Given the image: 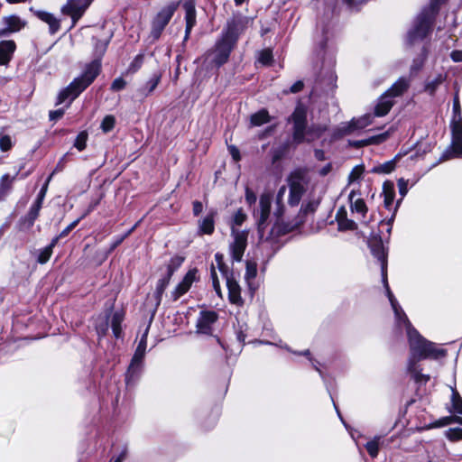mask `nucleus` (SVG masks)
<instances>
[{
  "label": "nucleus",
  "instance_id": "obj_11",
  "mask_svg": "<svg viewBox=\"0 0 462 462\" xmlns=\"http://www.w3.org/2000/svg\"><path fill=\"white\" fill-rule=\"evenodd\" d=\"M451 144L440 157V161H447L452 158H462V125L450 126Z\"/></svg>",
  "mask_w": 462,
  "mask_h": 462
},
{
  "label": "nucleus",
  "instance_id": "obj_3",
  "mask_svg": "<svg viewBox=\"0 0 462 462\" xmlns=\"http://www.w3.org/2000/svg\"><path fill=\"white\" fill-rule=\"evenodd\" d=\"M236 45L221 36L213 49L208 51L203 59V64L208 68H219L228 61L230 53Z\"/></svg>",
  "mask_w": 462,
  "mask_h": 462
},
{
  "label": "nucleus",
  "instance_id": "obj_8",
  "mask_svg": "<svg viewBox=\"0 0 462 462\" xmlns=\"http://www.w3.org/2000/svg\"><path fill=\"white\" fill-rule=\"evenodd\" d=\"M176 9V4H170L162 8L153 17L151 23L150 35L148 37L151 42H154L161 37L164 28L170 23Z\"/></svg>",
  "mask_w": 462,
  "mask_h": 462
},
{
  "label": "nucleus",
  "instance_id": "obj_10",
  "mask_svg": "<svg viewBox=\"0 0 462 462\" xmlns=\"http://www.w3.org/2000/svg\"><path fill=\"white\" fill-rule=\"evenodd\" d=\"M231 236L233 237L229 245L231 257L233 261L240 262L247 246L248 231L232 226Z\"/></svg>",
  "mask_w": 462,
  "mask_h": 462
},
{
  "label": "nucleus",
  "instance_id": "obj_62",
  "mask_svg": "<svg viewBox=\"0 0 462 462\" xmlns=\"http://www.w3.org/2000/svg\"><path fill=\"white\" fill-rule=\"evenodd\" d=\"M223 258L224 257H223L222 254L217 253L215 254V259H216V262L217 263L219 271L223 273L224 276H226L227 275V270H226V267L225 263H223Z\"/></svg>",
  "mask_w": 462,
  "mask_h": 462
},
{
  "label": "nucleus",
  "instance_id": "obj_52",
  "mask_svg": "<svg viewBox=\"0 0 462 462\" xmlns=\"http://www.w3.org/2000/svg\"><path fill=\"white\" fill-rule=\"evenodd\" d=\"M87 140H88V134L86 132H80L75 140L74 146L79 151H83L86 148Z\"/></svg>",
  "mask_w": 462,
  "mask_h": 462
},
{
  "label": "nucleus",
  "instance_id": "obj_53",
  "mask_svg": "<svg viewBox=\"0 0 462 462\" xmlns=\"http://www.w3.org/2000/svg\"><path fill=\"white\" fill-rule=\"evenodd\" d=\"M364 170L365 169H364L363 165H356V167H354L348 176L349 183L358 180L361 178V176L363 175Z\"/></svg>",
  "mask_w": 462,
  "mask_h": 462
},
{
  "label": "nucleus",
  "instance_id": "obj_6",
  "mask_svg": "<svg viewBox=\"0 0 462 462\" xmlns=\"http://www.w3.org/2000/svg\"><path fill=\"white\" fill-rule=\"evenodd\" d=\"M286 190H287V186L282 185V187H280V189H278V192L276 194L275 209L273 211V217H275V222L273 223V231H272L273 233V236H276L287 234V233L292 231L296 227V225L285 224L283 222V217H284V212H285L283 199H284Z\"/></svg>",
  "mask_w": 462,
  "mask_h": 462
},
{
  "label": "nucleus",
  "instance_id": "obj_32",
  "mask_svg": "<svg viewBox=\"0 0 462 462\" xmlns=\"http://www.w3.org/2000/svg\"><path fill=\"white\" fill-rule=\"evenodd\" d=\"M16 179V175L11 177L9 174H5L0 180V201L4 200L10 193L13 183Z\"/></svg>",
  "mask_w": 462,
  "mask_h": 462
},
{
  "label": "nucleus",
  "instance_id": "obj_47",
  "mask_svg": "<svg viewBox=\"0 0 462 462\" xmlns=\"http://www.w3.org/2000/svg\"><path fill=\"white\" fill-rule=\"evenodd\" d=\"M451 402H452V411L454 412L462 414V399L459 396L458 393L454 389H452Z\"/></svg>",
  "mask_w": 462,
  "mask_h": 462
},
{
  "label": "nucleus",
  "instance_id": "obj_56",
  "mask_svg": "<svg viewBox=\"0 0 462 462\" xmlns=\"http://www.w3.org/2000/svg\"><path fill=\"white\" fill-rule=\"evenodd\" d=\"M318 207V202L316 201H309L307 203H303L300 207V213L302 215H307L309 213H312L316 210Z\"/></svg>",
  "mask_w": 462,
  "mask_h": 462
},
{
  "label": "nucleus",
  "instance_id": "obj_35",
  "mask_svg": "<svg viewBox=\"0 0 462 462\" xmlns=\"http://www.w3.org/2000/svg\"><path fill=\"white\" fill-rule=\"evenodd\" d=\"M124 320V315L121 312H115L111 318V328L116 338L121 337L122 328L121 324Z\"/></svg>",
  "mask_w": 462,
  "mask_h": 462
},
{
  "label": "nucleus",
  "instance_id": "obj_22",
  "mask_svg": "<svg viewBox=\"0 0 462 462\" xmlns=\"http://www.w3.org/2000/svg\"><path fill=\"white\" fill-rule=\"evenodd\" d=\"M226 280V286L228 289V298L232 304H236L237 306H241L243 304V299L241 297V289L238 282L229 277L228 275L225 276Z\"/></svg>",
  "mask_w": 462,
  "mask_h": 462
},
{
  "label": "nucleus",
  "instance_id": "obj_33",
  "mask_svg": "<svg viewBox=\"0 0 462 462\" xmlns=\"http://www.w3.org/2000/svg\"><path fill=\"white\" fill-rule=\"evenodd\" d=\"M337 220L339 230H355L357 227L355 221L346 217V211L343 208L337 212Z\"/></svg>",
  "mask_w": 462,
  "mask_h": 462
},
{
  "label": "nucleus",
  "instance_id": "obj_26",
  "mask_svg": "<svg viewBox=\"0 0 462 462\" xmlns=\"http://www.w3.org/2000/svg\"><path fill=\"white\" fill-rule=\"evenodd\" d=\"M32 12L34 13V14L42 22L46 23L49 25L50 32L51 34L56 33L60 30V20L57 19L52 14L48 13L46 11H41V10H33L32 8L30 9Z\"/></svg>",
  "mask_w": 462,
  "mask_h": 462
},
{
  "label": "nucleus",
  "instance_id": "obj_13",
  "mask_svg": "<svg viewBox=\"0 0 462 462\" xmlns=\"http://www.w3.org/2000/svg\"><path fill=\"white\" fill-rule=\"evenodd\" d=\"M93 0H67L66 5L61 7V13L72 19V26H75L79 18Z\"/></svg>",
  "mask_w": 462,
  "mask_h": 462
},
{
  "label": "nucleus",
  "instance_id": "obj_25",
  "mask_svg": "<svg viewBox=\"0 0 462 462\" xmlns=\"http://www.w3.org/2000/svg\"><path fill=\"white\" fill-rule=\"evenodd\" d=\"M32 12L34 13V14L42 22L46 23L49 25L50 32L51 34L56 33L60 30V20L57 19L52 14L48 13L46 11H41V10H33L32 8L30 9Z\"/></svg>",
  "mask_w": 462,
  "mask_h": 462
},
{
  "label": "nucleus",
  "instance_id": "obj_29",
  "mask_svg": "<svg viewBox=\"0 0 462 462\" xmlns=\"http://www.w3.org/2000/svg\"><path fill=\"white\" fill-rule=\"evenodd\" d=\"M394 101L385 92L378 98L374 106L375 116H384L393 107Z\"/></svg>",
  "mask_w": 462,
  "mask_h": 462
},
{
  "label": "nucleus",
  "instance_id": "obj_49",
  "mask_svg": "<svg viewBox=\"0 0 462 462\" xmlns=\"http://www.w3.org/2000/svg\"><path fill=\"white\" fill-rule=\"evenodd\" d=\"M398 188L402 198L396 202V205L394 206V212L397 211V208H399L402 199L405 197V195L408 192V181L405 180L404 179H400L398 180Z\"/></svg>",
  "mask_w": 462,
  "mask_h": 462
},
{
  "label": "nucleus",
  "instance_id": "obj_39",
  "mask_svg": "<svg viewBox=\"0 0 462 462\" xmlns=\"http://www.w3.org/2000/svg\"><path fill=\"white\" fill-rule=\"evenodd\" d=\"M58 241V238H54L52 240V242L46 247H44L43 249H42L40 252H39V255H38V263L43 264V263H46L51 254H52V252H53V247L55 246L56 243Z\"/></svg>",
  "mask_w": 462,
  "mask_h": 462
},
{
  "label": "nucleus",
  "instance_id": "obj_63",
  "mask_svg": "<svg viewBox=\"0 0 462 462\" xmlns=\"http://www.w3.org/2000/svg\"><path fill=\"white\" fill-rule=\"evenodd\" d=\"M245 201L249 206L256 202L255 193L248 187L245 188Z\"/></svg>",
  "mask_w": 462,
  "mask_h": 462
},
{
  "label": "nucleus",
  "instance_id": "obj_30",
  "mask_svg": "<svg viewBox=\"0 0 462 462\" xmlns=\"http://www.w3.org/2000/svg\"><path fill=\"white\" fill-rule=\"evenodd\" d=\"M216 215L217 212L215 210H211L199 222V230L200 234L211 235L214 232Z\"/></svg>",
  "mask_w": 462,
  "mask_h": 462
},
{
  "label": "nucleus",
  "instance_id": "obj_12",
  "mask_svg": "<svg viewBox=\"0 0 462 462\" xmlns=\"http://www.w3.org/2000/svg\"><path fill=\"white\" fill-rule=\"evenodd\" d=\"M369 245L372 251V254L374 257L377 258V260L380 262L381 264V270H382V279L383 285L386 290V294L388 295V291H391L388 282H387V262H386V252L385 248L383 245L382 239L373 238L369 242Z\"/></svg>",
  "mask_w": 462,
  "mask_h": 462
},
{
  "label": "nucleus",
  "instance_id": "obj_18",
  "mask_svg": "<svg viewBox=\"0 0 462 462\" xmlns=\"http://www.w3.org/2000/svg\"><path fill=\"white\" fill-rule=\"evenodd\" d=\"M217 314L212 310L201 311L197 321V329L201 334H210L212 325L217 321Z\"/></svg>",
  "mask_w": 462,
  "mask_h": 462
},
{
  "label": "nucleus",
  "instance_id": "obj_31",
  "mask_svg": "<svg viewBox=\"0 0 462 462\" xmlns=\"http://www.w3.org/2000/svg\"><path fill=\"white\" fill-rule=\"evenodd\" d=\"M143 371V363L134 362L131 360L128 369L125 374L126 384H134L141 375Z\"/></svg>",
  "mask_w": 462,
  "mask_h": 462
},
{
  "label": "nucleus",
  "instance_id": "obj_59",
  "mask_svg": "<svg viewBox=\"0 0 462 462\" xmlns=\"http://www.w3.org/2000/svg\"><path fill=\"white\" fill-rule=\"evenodd\" d=\"M210 276H211V280H212V285H213V288H214L216 293L219 297H221L220 284H219V281H218V278H217V272H216L214 266H212V268H211Z\"/></svg>",
  "mask_w": 462,
  "mask_h": 462
},
{
  "label": "nucleus",
  "instance_id": "obj_1",
  "mask_svg": "<svg viewBox=\"0 0 462 462\" xmlns=\"http://www.w3.org/2000/svg\"><path fill=\"white\" fill-rule=\"evenodd\" d=\"M388 299L394 312L396 325L406 329L409 346V361L418 363L421 359H438L446 356V350L439 348L435 343L425 339L411 324L405 312L399 305L392 291H388Z\"/></svg>",
  "mask_w": 462,
  "mask_h": 462
},
{
  "label": "nucleus",
  "instance_id": "obj_41",
  "mask_svg": "<svg viewBox=\"0 0 462 462\" xmlns=\"http://www.w3.org/2000/svg\"><path fill=\"white\" fill-rule=\"evenodd\" d=\"M462 125L461 107L458 97L456 96L453 100V117L450 126Z\"/></svg>",
  "mask_w": 462,
  "mask_h": 462
},
{
  "label": "nucleus",
  "instance_id": "obj_28",
  "mask_svg": "<svg viewBox=\"0 0 462 462\" xmlns=\"http://www.w3.org/2000/svg\"><path fill=\"white\" fill-rule=\"evenodd\" d=\"M183 7L186 20L185 40H187L192 28L196 24V9L195 5L191 1L184 3Z\"/></svg>",
  "mask_w": 462,
  "mask_h": 462
},
{
  "label": "nucleus",
  "instance_id": "obj_42",
  "mask_svg": "<svg viewBox=\"0 0 462 462\" xmlns=\"http://www.w3.org/2000/svg\"><path fill=\"white\" fill-rule=\"evenodd\" d=\"M445 80V76L442 74L437 75L434 79L427 81L425 85V91L430 95H433L437 88L443 83Z\"/></svg>",
  "mask_w": 462,
  "mask_h": 462
},
{
  "label": "nucleus",
  "instance_id": "obj_17",
  "mask_svg": "<svg viewBox=\"0 0 462 462\" xmlns=\"http://www.w3.org/2000/svg\"><path fill=\"white\" fill-rule=\"evenodd\" d=\"M2 20L5 27L0 29V38L21 31L25 25V22L14 14L5 16Z\"/></svg>",
  "mask_w": 462,
  "mask_h": 462
},
{
  "label": "nucleus",
  "instance_id": "obj_9",
  "mask_svg": "<svg viewBox=\"0 0 462 462\" xmlns=\"http://www.w3.org/2000/svg\"><path fill=\"white\" fill-rule=\"evenodd\" d=\"M293 122V141L296 143H301L304 141L310 142L312 138L306 135L310 133L307 131V107L299 104L291 115Z\"/></svg>",
  "mask_w": 462,
  "mask_h": 462
},
{
  "label": "nucleus",
  "instance_id": "obj_38",
  "mask_svg": "<svg viewBox=\"0 0 462 462\" xmlns=\"http://www.w3.org/2000/svg\"><path fill=\"white\" fill-rule=\"evenodd\" d=\"M356 131L353 121L341 124L334 132V138H341Z\"/></svg>",
  "mask_w": 462,
  "mask_h": 462
},
{
  "label": "nucleus",
  "instance_id": "obj_45",
  "mask_svg": "<svg viewBox=\"0 0 462 462\" xmlns=\"http://www.w3.org/2000/svg\"><path fill=\"white\" fill-rule=\"evenodd\" d=\"M352 121L356 130H359L370 125L373 122V116L371 115H365L359 118H354Z\"/></svg>",
  "mask_w": 462,
  "mask_h": 462
},
{
  "label": "nucleus",
  "instance_id": "obj_34",
  "mask_svg": "<svg viewBox=\"0 0 462 462\" xmlns=\"http://www.w3.org/2000/svg\"><path fill=\"white\" fill-rule=\"evenodd\" d=\"M391 130L389 131H386L383 134H377V135H374V136H371L370 138L366 139V140H362V141H358L356 142V145L357 147H361V146H365V145H369V144H378V143H381L383 142H384L385 140H387L391 134Z\"/></svg>",
  "mask_w": 462,
  "mask_h": 462
},
{
  "label": "nucleus",
  "instance_id": "obj_36",
  "mask_svg": "<svg viewBox=\"0 0 462 462\" xmlns=\"http://www.w3.org/2000/svg\"><path fill=\"white\" fill-rule=\"evenodd\" d=\"M408 371L417 383H425L430 380V375L421 374L418 370L417 363H414L413 361H408Z\"/></svg>",
  "mask_w": 462,
  "mask_h": 462
},
{
  "label": "nucleus",
  "instance_id": "obj_20",
  "mask_svg": "<svg viewBox=\"0 0 462 462\" xmlns=\"http://www.w3.org/2000/svg\"><path fill=\"white\" fill-rule=\"evenodd\" d=\"M383 195L384 207L388 210H392L393 208V200H394V198H395L394 184L392 181H384L383 182ZM393 214H395L394 211H393ZM393 217H394V215H393L391 219L385 224L386 226H388L387 232L389 234H390L391 229H392V224L391 223H392V221L393 219Z\"/></svg>",
  "mask_w": 462,
  "mask_h": 462
},
{
  "label": "nucleus",
  "instance_id": "obj_57",
  "mask_svg": "<svg viewBox=\"0 0 462 462\" xmlns=\"http://www.w3.org/2000/svg\"><path fill=\"white\" fill-rule=\"evenodd\" d=\"M97 333L99 337H103L108 330V320L107 319H102L100 322L96 325Z\"/></svg>",
  "mask_w": 462,
  "mask_h": 462
},
{
  "label": "nucleus",
  "instance_id": "obj_61",
  "mask_svg": "<svg viewBox=\"0 0 462 462\" xmlns=\"http://www.w3.org/2000/svg\"><path fill=\"white\" fill-rule=\"evenodd\" d=\"M126 86V81L123 78H116L111 84V89L113 91H120Z\"/></svg>",
  "mask_w": 462,
  "mask_h": 462
},
{
  "label": "nucleus",
  "instance_id": "obj_23",
  "mask_svg": "<svg viewBox=\"0 0 462 462\" xmlns=\"http://www.w3.org/2000/svg\"><path fill=\"white\" fill-rule=\"evenodd\" d=\"M356 194L354 190H352L348 196L350 200V208L353 214L357 215L356 217L358 219H363L365 217L368 208L364 199L359 198L356 199Z\"/></svg>",
  "mask_w": 462,
  "mask_h": 462
},
{
  "label": "nucleus",
  "instance_id": "obj_44",
  "mask_svg": "<svg viewBox=\"0 0 462 462\" xmlns=\"http://www.w3.org/2000/svg\"><path fill=\"white\" fill-rule=\"evenodd\" d=\"M257 275V263L254 261H247L245 263V279L248 283Z\"/></svg>",
  "mask_w": 462,
  "mask_h": 462
},
{
  "label": "nucleus",
  "instance_id": "obj_43",
  "mask_svg": "<svg viewBox=\"0 0 462 462\" xmlns=\"http://www.w3.org/2000/svg\"><path fill=\"white\" fill-rule=\"evenodd\" d=\"M183 262H184V257L180 256V255L173 256L170 260V262L167 265V272H166L165 275L171 278L174 272L182 264Z\"/></svg>",
  "mask_w": 462,
  "mask_h": 462
},
{
  "label": "nucleus",
  "instance_id": "obj_55",
  "mask_svg": "<svg viewBox=\"0 0 462 462\" xmlns=\"http://www.w3.org/2000/svg\"><path fill=\"white\" fill-rule=\"evenodd\" d=\"M258 60H259V62H261L263 65L271 64V62L273 60V52H272V51L269 50V49L263 50L259 53Z\"/></svg>",
  "mask_w": 462,
  "mask_h": 462
},
{
  "label": "nucleus",
  "instance_id": "obj_58",
  "mask_svg": "<svg viewBox=\"0 0 462 462\" xmlns=\"http://www.w3.org/2000/svg\"><path fill=\"white\" fill-rule=\"evenodd\" d=\"M13 147V142L9 135H3L0 137V149L3 152H7Z\"/></svg>",
  "mask_w": 462,
  "mask_h": 462
},
{
  "label": "nucleus",
  "instance_id": "obj_4",
  "mask_svg": "<svg viewBox=\"0 0 462 462\" xmlns=\"http://www.w3.org/2000/svg\"><path fill=\"white\" fill-rule=\"evenodd\" d=\"M287 183L289 187L288 204L291 207H296L307 190L309 179L304 171L296 170L288 176Z\"/></svg>",
  "mask_w": 462,
  "mask_h": 462
},
{
  "label": "nucleus",
  "instance_id": "obj_40",
  "mask_svg": "<svg viewBox=\"0 0 462 462\" xmlns=\"http://www.w3.org/2000/svg\"><path fill=\"white\" fill-rule=\"evenodd\" d=\"M400 157V154H398L395 159L385 162L382 164H379L377 166H374L372 170L374 173H380V174H388L392 172L395 168V160Z\"/></svg>",
  "mask_w": 462,
  "mask_h": 462
},
{
  "label": "nucleus",
  "instance_id": "obj_46",
  "mask_svg": "<svg viewBox=\"0 0 462 462\" xmlns=\"http://www.w3.org/2000/svg\"><path fill=\"white\" fill-rule=\"evenodd\" d=\"M426 56H427V53H426L425 50H423L422 53L420 56H418L416 59L413 60V62L411 65V69H410L411 75L416 74L418 71L420 70V69L422 68V66L424 64Z\"/></svg>",
  "mask_w": 462,
  "mask_h": 462
},
{
  "label": "nucleus",
  "instance_id": "obj_15",
  "mask_svg": "<svg viewBox=\"0 0 462 462\" xmlns=\"http://www.w3.org/2000/svg\"><path fill=\"white\" fill-rule=\"evenodd\" d=\"M198 270L196 268L190 269L184 275L182 280L177 284L174 290L171 292L172 300H177L191 288L192 284L198 281Z\"/></svg>",
  "mask_w": 462,
  "mask_h": 462
},
{
  "label": "nucleus",
  "instance_id": "obj_7",
  "mask_svg": "<svg viewBox=\"0 0 462 462\" xmlns=\"http://www.w3.org/2000/svg\"><path fill=\"white\" fill-rule=\"evenodd\" d=\"M253 23V19L242 14H234L226 22L221 36L236 45L237 40Z\"/></svg>",
  "mask_w": 462,
  "mask_h": 462
},
{
  "label": "nucleus",
  "instance_id": "obj_2",
  "mask_svg": "<svg viewBox=\"0 0 462 462\" xmlns=\"http://www.w3.org/2000/svg\"><path fill=\"white\" fill-rule=\"evenodd\" d=\"M100 62L94 60L87 65L83 74L76 78L58 97L57 104H61L67 99L71 103L84 91L97 77L100 72Z\"/></svg>",
  "mask_w": 462,
  "mask_h": 462
},
{
  "label": "nucleus",
  "instance_id": "obj_19",
  "mask_svg": "<svg viewBox=\"0 0 462 462\" xmlns=\"http://www.w3.org/2000/svg\"><path fill=\"white\" fill-rule=\"evenodd\" d=\"M452 422H457L460 424L459 427L455 428H449L445 431V436L447 439H448L450 441H458L462 439V418L456 417V416H450L446 417L440 420L439 426H446L448 424H450Z\"/></svg>",
  "mask_w": 462,
  "mask_h": 462
},
{
  "label": "nucleus",
  "instance_id": "obj_37",
  "mask_svg": "<svg viewBox=\"0 0 462 462\" xmlns=\"http://www.w3.org/2000/svg\"><path fill=\"white\" fill-rule=\"evenodd\" d=\"M270 122V116L265 109H262L251 116V125L253 126H260Z\"/></svg>",
  "mask_w": 462,
  "mask_h": 462
},
{
  "label": "nucleus",
  "instance_id": "obj_5",
  "mask_svg": "<svg viewBox=\"0 0 462 462\" xmlns=\"http://www.w3.org/2000/svg\"><path fill=\"white\" fill-rule=\"evenodd\" d=\"M438 12H432L429 5L423 9L414 21L412 28L408 32V38L411 42L421 40L430 32L433 19Z\"/></svg>",
  "mask_w": 462,
  "mask_h": 462
},
{
  "label": "nucleus",
  "instance_id": "obj_14",
  "mask_svg": "<svg viewBox=\"0 0 462 462\" xmlns=\"http://www.w3.org/2000/svg\"><path fill=\"white\" fill-rule=\"evenodd\" d=\"M272 196L269 193H263L260 197L259 209L255 213L257 218L258 232L263 238L266 221L270 217Z\"/></svg>",
  "mask_w": 462,
  "mask_h": 462
},
{
  "label": "nucleus",
  "instance_id": "obj_48",
  "mask_svg": "<svg viewBox=\"0 0 462 462\" xmlns=\"http://www.w3.org/2000/svg\"><path fill=\"white\" fill-rule=\"evenodd\" d=\"M379 440H380V437H376L373 440H371L365 444V448H366L368 454L372 457H376L378 455Z\"/></svg>",
  "mask_w": 462,
  "mask_h": 462
},
{
  "label": "nucleus",
  "instance_id": "obj_60",
  "mask_svg": "<svg viewBox=\"0 0 462 462\" xmlns=\"http://www.w3.org/2000/svg\"><path fill=\"white\" fill-rule=\"evenodd\" d=\"M159 82H160V76L154 75L152 78H151L146 84V88H147L146 95L152 93L156 88Z\"/></svg>",
  "mask_w": 462,
  "mask_h": 462
},
{
  "label": "nucleus",
  "instance_id": "obj_16",
  "mask_svg": "<svg viewBox=\"0 0 462 462\" xmlns=\"http://www.w3.org/2000/svg\"><path fill=\"white\" fill-rule=\"evenodd\" d=\"M171 277L164 275L161 279L158 280L155 287V291L152 295H149L147 298V306L150 308L152 315L156 312L158 307L160 306L162 299V295L170 283Z\"/></svg>",
  "mask_w": 462,
  "mask_h": 462
},
{
  "label": "nucleus",
  "instance_id": "obj_64",
  "mask_svg": "<svg viewBox=\"0 0 462 462\" xmlns=\"http://www.w3.org/2000/svg\"><path fill=\"white\" fill-rule=\"evenodd\" d=\"M145 352L146 351L136 347L132 360H134V362H141V363H143V360L144 356H145Z\"/></svg>",
  "mask_w": 462,
  "mask_h": 462
},
{
  "label": "nucleus",
  "instance_id": "obj_27",
  "mask_svg": "<svg viewBox=\"0 0 462 462\" xmlns=\"http://www.w3.org/2000/svg\"><path fill=\"white\" fill-rule=\"evenodd\" d=\"M41 207L38 204H32L28 211V213L23 217L19 221V226L22 230L30 229L34 221L37 219L40 214Z\"/></svg>",
  "mask_w": 462,
  "mask_h": 462
},
{
  "label": "nucleus",
  "instance_id": "obj_51",
  "mask_svg": "<svg viewBox=\"0 0 462 462\" xmlns=\"http://www.w3.org/2000/svg\"><path fill=\"white\" fill-rule=\"evenodd\" d=\"M116 124V119L113 116H106L101 122V129L104 133L110 132Z\"/></svg>",
  "mask_w": 462,
  "mask_h": 462
},
{
  "label": "nucleus",
  "instance_id": "obj_24",
  "mask_svg": "<svg viewBox=\"0 0 462 462\" xmlns=\"http://www.w3.org/2000/svg\"><path fill=\"white\" fill-rule=\"evenodd\" d=\"M410 85L411 79L409 78L401 77L385 93L393 99L394 97H402L408 90Z\"/></svg>",
  "mask_w": 462,
  "mask_h": 462
},
{
  "label": "nucleus",
  "instance_id": "obj_54",
  "mask_svg": "<svg viewBox=\"0 0 462 462\" xmlns=\"http://www.w3.org/2000/svg\"><path fill=\"white\" fill-rule=\"evenodd\" d=\"M144 55L143 54H138L135 56L134 60L131 62L128 68V71L130 72H136L143 65V63Z\"/></svg>",
  "mask_w": 462,
  "mask_h": 462
},
{
  "label": "nucleus",
  "instance_id": "obj_50",
  "mask_svg": "<svg viewBox=\"0 0 462 462\" xmlns=\"http://www.w3.org/2000/svg\"><path fill=\"white\" fill-rule=\"evenodd\" d=\"M246 219V215L244 212L242 208H239L236 210V212L234 214L232 222H231V227L234 226H240Z\"/></svg>",
  "mask_w": 462,
  "mask_h": 462
},
{
  "label": "nucleus",
  "instance_id": "obj_21",
  "mask_svg": "<svg viewBox=\"0 0 462 462\" xmlns=\"http://www.w3.org/2000/svg\"><path fill=\"white\" fill-rule=\"evenodd\" d=\"M16 44L12 40L0 42V66H7L15 51Z\"/></svg>",
  "mask_w": 462,
  "mask_h": 462
}]
</instances>
